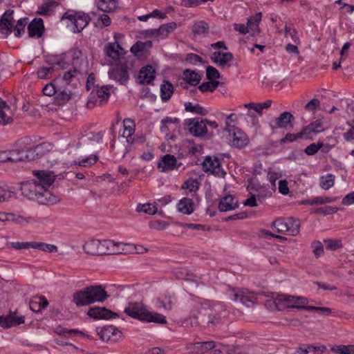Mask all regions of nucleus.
I'll return each mask as SVG.
<instances>
[{
	"label": "nucleus",
	"mask_w": 354,
	"mask_h": 354,
	"mask_svg": "<svg viewBox=\"0 0 354 354\" xmlns=\"http://www.w3.org/2000/svg\"><path fill=\"white\" fill-rule=\"evenodd\" d=\"M46 144L43 143L37 145L34 149L26 148L15 149L8 150L9 162L16 163L22 161L34 160L42 155L43 149L46 147Z\"/></svg>",
	"instance_id": "5"
},
{
	"label": "nucleus",
	"mask_w": 354,
	"mask_h": 354,
	"mask_svg": "<svg viewBox=\"0 0 354 354\" xmlns=\"http://www.w3.org/2000/svg\"><path fill=\"white\" fill-rule=\"evenodd\" d=\"M232 299L239 301L243 304L250 306L254 304V295L244 289H232L230 292Z\"/></svg>",
	"instance_id": "17"
},
{
	"label": "nucleus",
	"mask_w": 354,
	"mask_h": 354,
	"mask_svg": "<svg viewBox=\"0 0 354 354\" xmlns=\"http://www.w3.org/2000/svg\"><path fill=\"white\" fill-rule=\"evenodd\" d=\"M238 202L235 201L232 195H227L223 196L218 204V209L221 212L231 211L236 208Z\"/></svg>",
	"instance_id": "28"
},
{
	"label": "nucleus",
	"mask_w": 354,
	"mask_h": 354,
	"mask_svg": "<svg viewBox=\"0 0 354 354\" xmlns=\"http://www.w3.org/2000/svg\"><path fill=\"white\" fill-rule=\"evenodd\" d=\"M111 86H103L97 88L96 95L100 99V105H104L110 97Z\"/></svg>",
	"instance_id": "41"
},
{
	"label": "nucleus",
	"mask_w": 354,
	"mask_h": 354,
	"mask_svg": "<svg viewBox=\"0 0 354 354\" xmlns=\"http://www.w3.org/2000/svg\"><path fill=\"white\" fill-rule=\"evenodd\" d=\"M199 183L197 180H187L182 186L183 189H189L190 192H196L198 189Z\"/></svg>",
	"instance_id": "61"
},
{
	"label": "nucleus",
	"mask_w": 354,
	"mask_h": 354,
	"mask_svg": "<svg viewBox=\"0 0 354 354\" xmlns=\"http://www.w3.org/2000/svg\"><path fill=\"white\" fill-rule=\"evenodd\" d=\"M320 102L317 99H313L305 105V109L308 112L315 113L319 107Z\"/></svg>",
	"instance_id": "58"
},
{
	"label": "nucleus",
	"mask_w": 354,
	"mask_h": 354,
	"mask_svg": "<svg viewBox=\"0 0 354 354\" xmlns=\"http://www.w3.org/2000/svg\"><path fill=\"white\" fill-rule=\"evenodd\" d=\"M9 110L6 102L0 97V125H6L12 122V118L6 115L4 110Z\"/></svg>",
	"instance_id": "39"
},
{
	"label": "nucleus",
	"mask_w": 354,
	"mask_h": 354,
	"mask_svg": "<svg viewBox=\"0 0 354 354\" xmlns=\"http://www.w3.org/2000/svg\"><path fill=\"white\" fill-rule=\"evenodd\" d=\"M43 30L44 23L41 19H35L28 26V32L30 37H41Z\"/></svg>",
	"instance_id": "27"
},
{
	"label": "nucleus",
	"mask_w": 354,
	"mask_h": 354,
	"mask_svg": "<svg viewBox=\"0 0 354 354\" xmlns=\"http://www.w3.org/2000/svg\"><path fill=\"white\" fill-rule=\"evenodd\" d=\"M48 305L47 299L44 297H37L30 301V308L31 310L39 313L41 309L46 308Z\"/></svg>",
	"instance_id": "36"
},
{
	"label": "nucleus",
	"mask_w": 354,
	"mask_h": 354,
	"mask_svg": "<svg viewBox=\"0 0 354 354\" xmlns=\"http://www.w3.org/2000/svg\"><path fill=\"white\" fill-rule=\"evenodd\" d=\"M54 66L42 67L37 71V76L40 79L49 78V75L54 71Z\"/></svg>",
	"instance_id": "54"
},
{
	"label": "nucleus",
	"mask_w": 354,
	"mask_h": 354,
	"mask_svg": "<svg viewBox=\"0 0 354 354\" xmlns=\"http://www.w3.org/2000/svg\"><path fill=\"white\" fill-rule=\"evenodd\" d=\"M174 93V86L168 81H163L160 85V97L162 102H167Z\"/></svg>",
	"instance_id": "37"
},
{
	"label": "nucleus",
	"mask_w": 354,
	"mask_h": 354,
	"mask_svg": "<svg viewBox=\"0 0 354 354\" xmlns=\"http://www.w3.org/2000/svg\"><path fill=\"white\" fill-rule=\"evenodd\" d=\"M87 315L95 319H108L118 317V314L104 307L91 308Z\"/></svg>",
	"instance_id": "19"
},
{
	"label": "nucleus",
	"mask_w": 354,
	"mask_h": 354,
	"mask_svg": "<svg viewBox=\"0 0 354 354\" xmlns=\"http://www.w3.org/2000/svg\"><path fill=\"white\" fill-rule=\"evenodd\" d=\"M332 351L338 354H354V346L339 345L333 347Z\"/></svg>",
	"instance_id": "49"
},
{
	"label": "nucleus",
	"mask_w": 354,
	"mask_h": 354,
	"mask_svg": "<svg viewBox=\"0 0 354 354\" xmlns=\"http://www.w3.org/2000/svg\"><path fill=\"white\" fill-rule=\"evenodd\" d=\"M207 119L193 118L186 122L190 133L198 138H203L207 136L209 138L212 133H208L207 127Z\"/></svg>",
	"instance_id": "10"
},
{
	"label": "nucleus",
	"mask_w": 354,
	"mask_h": 354,
	"mask_svg": "<svg viewBox=\"0 0 354 354\" xmlns=\"http://www.w3.org/2000/svg\"><path fill=\"white\" fill-rule=\"evenodd\" d=\"M183 78L189 84L192 86L197 85L200 82V76L196 72L191 70H185L183 72Z\"/></svg>",
	"instance_id": "42"
},
{
	"label": "nucleus",
	"mask_w": 354,
	"mask_h": 354,
	"mask_svg": "<svg viewBox=\"0 0 354 354\" xmlns=\"http://www.w3.org/2000/svg\"><path fill=\"white\" fill-rule=\"evenodd\" d=\"M138 212H142L148 214H155L157 212V207L151 203L143 204L137 207Z\"/></svg>",
	"instance_id": "52"
},
{
	"label": "nucleus",
	"mask_w": 354,
	"mask_h": 354,
	"mask_svg": "<svg viewBox=\"0 0 354 354\" xmlns=\"http://www.w3.org/2000/svg\"><path fill=\"white\" fill-rule=\"evenodd\" d=\"M293 119L294 117L292 113L288 111L283 112L279 117L275 118L274 126H272V129L281 128L288 129L292 127L291 121Z\"/></svg>",
	"instance_id": "23"
},
{
	"label": "nucleus",
	"mask_w": 354,
	"mask_h": 354,
	"mask_svg": "<svg viewBox=\"0 0 354 354\" xmlns=\"http://www.w3.org/2000/svg\"><path fill=\"white\" fill-rule=\"evenodd\" d=\"M327 249L335 250L342 247V241L337 239H326L324 241Z\"/></svg>",
	"instance_id": "56"
},
{
	"label": "nucleus",
	"mask_w": 354,
	"mask_h": 354,
	"mask_svg": "<svg viewBox=\"0 0 354 354\" xmlns=\"http://www.w3.org/2000/svg\"><path fill=\"white\" fill-rule=\"evenodd\" d=\"M234 116H235V114L232 113L226 118L225 129L228 133L227 139L232 146L242 148L248 145V138L243 131L234 124H230V120Z\"/></svg>",
	"instance_id": "8"
},
{
	"label": "nucleus",
	"mask_w": 354,
	"mask_h": 354,
	"mask_svg": "<svg viewBox=\"0 0 354 354\" xmlns=\"http://www.w3.org/2000/svg\"><path fill=\"white\" fill-rule=\"evenodd\" d=\"M14 11L8 10L1 17L0 20V31L3 34H10L14 27Z\"/></svg>",
	"instance_id": "20"
},
{
	"label": "nucleus",
	"mask_w": 354,
	"mask_h": 354,
	"mask_svg": "<svg viewBox=\"0 0 354 354\" xmlns=\"http://www.w3.org/2000/svg\"><path fill=\"white\" fill-rule=\"evenodd\" d=\"M177 28L176 22H170L161 25L158 28L150 29L147 32L158 39H165Z\"/></svg>",
	"instance_id": "15"
},
{
	"label": "nucleus",
	"mask_w": 354,
	"mask_h": 354,
	"mask_svg": "<svg viewBox=\"0 0 354 354\" xmlns=\"http://www.w3.org/2000/svg\"><path fill=\"white\" fill-rule=\"evenodd\" d=\"M124 313L132 318L142 322L160 324H165L167 322L165 316L160 313L149 311L141 303H130L125 308Z\"/></svg>",
	"instance_id": "3"
},
{
	"label": "nucleus",
	"mask_w": 354,
	"mask_h": 354,
	"mask_svg": "<svg viewBox=\"0 0 354 354\" xmlns=\"http://www.w3.org/2000/svg\"><path fill=\"white\" fill-rule=\"evenodd\" d=\"M32 174L37 178L35 180L37 182V185L44 192L52 185L55 180L53 172L50 171L35 170Z\"/></svg>",
	"instance_id": "13"
},
{
	"label": "nucleus",
	"mask_w": 354,
	"mask_h": 354,
	"mask_svg": "<svg viewBox=\"0 0 354 354\" xmlns=\"http://www.w3.org/2000/svg\"><path fill=\"white\" fill-rule=\"evenodd\" d=\"M24 323V317L17 316L16 312L10 313L6 316H0V326L10 328Z\"/></svg>",
	"instance_id": "21"
},
{
	"label": "nucleus",
	"mask_w": 354,
	"mask_h": 354,
	"mask_svg": "<svg viewBox=\"0 0 354 354\" xmlns=\"http://www.w3.org/2000/svg\"><path fill=\"white\" fill-rule=\"evenodd\" d=\"M196 310L201 314V322L208 327L222 324L227 315L226 308L222 304L211 301L198 304Z\"/></svg>",
	"instance_id": "1"
},
{
	"label": "nucleus",
	"mask_w": 354,
	"mask_h": 354,
	"mask_svg": "<svg viewBox=\"0 0 354 354\" xmlns=\"http://www.w3.org/2000/svg\"><path fill=\"white\" fill-rule=\"evenodd\" d=\"M90 17L83 12L66 11L62 17V21H67L66 26L77 33L82 32L90 21Z\"/></svg>",
	"instance_id": "6"
},
{
	"label": "nucleus",
	"mask_w": 354,
	"mask_h": 354,
	"mask_svg": "<svg viewBox=\"0 0 354 354\" xmlns=\"http://www.w3.org/2000/svg\"><path fill=\"white\" fill-rule=\"evenodd\" d=\"M338 209L335 207L326 206L324 207H319L317 208L314 213L315 214H321L323 215H329L332 214H335L337 212Z\"/></svg>",
	"instance_id": "55"
},
{
	"label": "nucleus",
	"mask_w": 354,
	"mask_h": 354,
	"mask_svg": "<svg viewBox=\"0 0 354 354\" xmlns=\"http://www.w3.org/2000/svg\"><path fill=\"white\" fill-rule=\"evenodd\" d=\"M27 24V18H21L17 21L16 26L14 28L15 35L17 37L21 36L24 32L25 27Z\"/></svg>",
	"instance_id": "50"
},
{
	"label": "nucleus",
	"mask_w": 354,
	"mask_h": 354,
	"mask_svg": "<svg viewBox=\"0 0 354 354\" xmlns=\"http://www.w3.org/2000/svg\"><path fill=\"white\" fill-rule=\"evenodd\" d=\"M261 20V13H257L254 16L248 19V32L252 36H255L259 32V24Z\"/></svg>",
	"instance_id": "33"
},
{
	"label": "nucleus",
	"mask_w": 354,
	"mask_h": 354,
	"mask_svg": "<svg viewBox=\"0 0 354 354\" xmlns=\"http://www.w3.org/2000/svg\"><path fill=\"white\" fill-rule=\"evenodd\" d=\"M335 177L330 174H328L326 176L320 178L319 185L324 189H328L334 185Z\"/></svg>",
	"instance_id": "48"
},
{
	"label": "nucleus",
	"mask_w": 354,
	"mask_h": 354,
	"mask_svg": "<svg viewBox=\"0 0 354 354\" xmlns=\"http://www.w3.org/2000/svg\"><path fill=\"white\" fill-rule=\"evenodd\" d=\"M100 338L104 342L115 341L121 333L113 326H105L96 329Z\"/></svg>",
	"instance_id": "16"
},
{
	"label": "nucleus",
	"mask_w": 354,
	"mask_h": 354,
	"mask_svg": "<svg viewBox=\"0 0 354 354\" xmlns=\"http://www.w3.org/2000/svg\"><path fill=\"white\" fill-rule=\"evenodd\" d=\"M176 303L174 296L169 294H165L158 299L157 306L158 308H162L165 310L169 311Z\"/></svg>",
	"instance_id": "29"
},
{
	"label": "nucleus",
	"mask_w": 354,
	"mask_h": 354,
	"mask_svg": "<svg viewBox=\"0 0 354 354\" xmlns=\"http://www.w3.org/2000/svg\"><path fill=\"white\" fill-rule=\"evenodd\" d=\"M306 310L309 311H316L324 315H329L332 313V309L327 307L308 306V307H306Z\"/></svg>",
	"instance_id": "57"
},
{
	"label": "nucleus",
	"mask_w": 354,
	"mask_h": 354,
	"mask_svg": "<svg viewBox=\"0 0 354 354\" xmlns=\"http://www.w3.org/2000/svg\"><path fill=\"white\" fill-rule=\"evenodd\" d=\"M283 302L287 304L286 306L288 308L306 310V307L308 306L306 305L308 303V299L306 297L288 295H277L273 304L278 308Z\"/></svg>",
	"instance_id": "9"
},
{
	"label": "nucleus",
	"mask_w": 354,
	"mask_h": 354,
	"mask_svg": "<svg viewBox=\"0 0 354 354\" xmlns=\"http://www.w3.org/2000/svg\"><path fill=\"white\" fill-rule=\"evenodd\" d=\"M98 156L96 155H92L88 157H86L78 162H75L74 165H77L80 167H89L92 165H94L98 160Z\"/></svg>",
	"instance_id": "51"
},
{
	"label": "nucleus",
	"mask_w": 354,
	"mask_h": 354,
	"mask_svg": "<svg viewBox=\"0 0 354 354\" xmlns=\"http://www.w3.org/2000/svg\"><path fill=\"white\" fill-rule=\"evenodd\" d=\"M20 189L23 196L32 201L39 200L44 194L42 189L34 180L22 183Z\"/></svg>",
	"instance_id": "11"
},
{
	"label": "nucleus",
	"mask_w": 354,
	"mask_h": 354,
	"mask_svg": "<svg viewBox=\"0 0 354 354\" xmlns=\"http://www.w3.org/2000/svg\"><path fill=\"white\" fill-rule=\"evenodd\" d=\"M201 314L200 313H198L196 310V306H195L194 309H193L191 312L190 316L185 319L183 322V324L186 326H191V327H196L198 326H206L205 323L201 322Z\"/></svg>",
	"instance_id": "30"
},
{
	"label": "nucleus",
	"mask_w": 354,
	"mask_h": 354,
	"mask_svg": "<svg viewBox=\"0 0 354 354\" xmlns=\"http://www.w3.org/2000/svg\"><path fill=\"white\" fill-rule=\"evenodd\" d=\"M72 96L71 91L66 88H58L54 98L57 105H63L68 102Z\"/></svg>",
	"instance_id": "32"
},
{
	"label": "nucleus",
	"mask_w": 354,
	"mask_h": 354,
	"mask_svg": "<svg viewBox=\"0 0 354 354\" xmlns=\"http://www.w3.org/2000/svg\"><path fill=\"white\" fill-rule=\"evenodd\" d=\"M311 247L313 252L316 257L321 256L324 252V247L322 243L319 241H315L312 243Z\"/></svg>",
	"instance_id": "59"
},
{
	"label": "nucleus",
	"mask_w": 354,
	"mask_h": 354,
	"mask_svg": "<svg viewBox=\"0 0 354 354\" xmlns=\"http://www.w3.org/2000/svg\"><path fill=\"white\" fill-rule=\"evenodd\" d=\"M28 219L29 218H26L23 216H21L19 215H16V214H11V213H8V220L7 221H12V222H14L15 223H18V224H22L24 223H28Z\"/></svg>",
	"instance_id": "62"
},
{
	"label": "nucleus",
	"mask_w": 354,
	"mask_h": 354,
	"mask_svg": "<svg viewBox=\"0 0 354 354\" xmlns=\"http://www.w3.org/2000/svg\"><path fill=\"white\" fill-rule=\"evenodd\" d=\"M324 131L322 123L320 120H316L303 129V133L305 134V138H312L314 134Z\"/></svg>",
	"instance_id": "34"
},
{
	"label": "nucleus",
	"mask_w": 354,
	"mask_h": 354,
	"mask_svg": "<svg viewBox=\"0 0 354 354\" xmlns=\"http://www.w3.org/2000/svg\"><path fill=\"white\" fill-rule=\"evenodd\" d=\"M58 88L53 83L47 84L42 90L44 95L47 96L55 95Z\"/></svg>",
	"instance_id": "60"
},
{
	"label": "nucleus",
	"mask_w": 354,
	"mask_h": 354,
	"mask_svg": "<svg viewBox=\"0 0 354 354\" xmlns=\"http://www.w3.org/2000/svg\"><path fill=\"white\" fill-rule=\"evenodd\" d=\"M300 221L293 217H279L271 224V227L277 233L284 234L292 236H297L300 232Z\"/></svg>",
	"instance_id": "7"
},
{
	"label": "nucleus",
	"mask_w": 354,
	"mask_h": 354,
	"mask_svg": "<svg viewBox=\"0 0 354 354\" xmlns=\"http://www.w3.org/2000/svg\"><path fill=\"white\" fill-rule=\"evenodd\" d=\"M284 35L286 37H290L292 41L296 44H299V37L298 36L297 30L295 28H292L288 24H286L284 27Z\"/></svg>",
	"instance_id": "46"
},
{
	"label": "nucleus",
	"mask_w": 354,
	"mask_h": 354,
	"mask_svg": "<svg viewBox=\"0 0 354 354\" xmlns=\"http://www.w3.org/2000/svg\"><path fill=\"white\" fill-rule=\"evenodd\" d=\"M127 245V244L111 240L92 239L84 244L83 250L86 253L91 255L113 254L122 253L124 250V246Z\"/></svg>",
	"instance_id": "2"
},
{
	"label": "nucleus",
	"mask_w": 354,
	"mask_h": 354,
	"mask_svg": "<svg viewBox=\"0 0 354 354\" xmlns=\"http://www.w3.org/2000/svg\"><path fill=\"white\" fill-rule=\"evenodd\" d=\"M151 46V41L142 42L140 41H137L131 48V52L135 55H138L140 53L143 52L147 48H150Z\"/></svg>",
	"instance_id": "43"
},
{
	"label": "nucleus",
	"mask_w": 354,
	"mask_h": 354,
	"mask_svg": "<svg viewBox=\"0 0 354 354\" xmlns=\"http://www.w3.org/2000/svg\"><path fill=\"white\" fill-rule=\"evenodd\" d=\"M119 48H120L119 44L116 42L109 43L105 47L106 55L113 59H116L120 55Z\"/></svg>",
	"instance_id": "40"
},
{
	"label": "nucleus",
	"mask_w": 354,
	"mask_h": 354,
	"mask_svg": "<svg viewBox=\"0 0 354 354\" xmlns=\"http://www.w3.org/2000/svg\"><path fill=\"white\" fill-rule=\"evenodd\" d=\"M97 6L104 12H113L118 7V0H97Z\"/></svg>",
	"instance_id": "38"
},
{
	"label": "nucleus",
	"mask_w": 354,
	"mask_h": 354,
	"mask_svg": "<svg viewBox=\"0 0 354 354\" xmlns=\"http://www.w3.org/2000/svg\"><path fill=\"white\" fill-rule=\"evenodd\" d=\"M185 109L186 111L202 115L207 113V111L203 107L201 106L198 104H193L192 102H186L185 104Z\"/></svg>",
	"instance_id": "44"
},
{
	"label": "nucleus",
	"mask_w": 354,
	"mask_h": 354,
	"mask_svg": "<svg viewBox=\"0 0 354 354\" xmlns=\"http://www.w3.org/2000/svg\"><path fill=\"white\" fill-rule=\"evenodd\" d=\"M177 209L178 212L189 215L194 211V203L192 199L189 198H183L177 204Z\"/></svg>",
	"instance_id": "31"
},
{
	"label": "nucleus",
	"mask_w": 354,
	"mask_h": 354,
	"mask_svg": "<svg viewBox=\"0 0 354 354\" xmlns=\"http://www.w3.org/2000/svg\"><path fill=\"white\" fill-rule=\"evenodd\" d=\"M208 29V25L205 22L201 21L195 23L192 26V30L195 35H200L207 33Z\"/></svg>",
	"instance_id": "45"
},
{
	"label": "nucleus",
	"mask_w": 354,
	"mask_h": 354,
	"mask_svg": "<svg viewBox=\"0 0 354 354\" xmlns=\"http://www.w3.org/2000/svg\"><path fill=\"white\" fill-rule=\"evenodd\" d=\"M156 77V71L152 66L147 65L142 67L138 74L139 83L142 84H151Z\"/></svg>",
	"instance_id": "22"
},
{
	"label": "nucleus",
	"mask_w": 354,
	"mask_h": 354,
	"mask_svg": "<svg viewBox=\"0 0 354 354\" xmlns=\"http://www.w3.org/2000/svg\"><path fill=\"white\" fill-rule=\"evenodd\" d=\"M109 295L102 286H89L73 295V301L77 306H84L95 302H102Z\"/></svg>",
	"instance_id": "4"
},
{
	"label": "nucleus",
	"mask_w": 354,
	"mask_h": 354,
	"mask_svg": "<svg viewBox=\"0 0 354 354\" xmlns=\"http://www.w3.org/2000/svg\"><path fill=\"white\" fill-rule=\"evenodd\" d=\"M183 166L182 162H178L176 157L171 154H166L161 158L158 163V167L161 172H168L172 170H178Z\"/></svg>",
	"instance_id": "14"
},
{
	"label": "nucleus",
	"mask_w": 354,
	"mask_h": 354,
	"mask_svg": "<svg viewBox=\"0 0 354 354\" xmlns=\"http://www.w3.org/2000/svg\"><path fill=\"white\" fill-rule=\"evenodd\" d=\"M206 75L208 80L218 79L220 77L219 72L213 66H209L206 69Z\"/></svg>",
	"instance_id": "64"
},
{
	"label": "nucleus",
	"mask_w": 354,
	"mask_h": 354,
	"mask_svg": "<svg viewBox=\"0 0 354 354\" xmlns=\"http://www.w3.org/2000/svg\"><path fill=\"white\" fill-rule=\"evenodd\" d=\"M179 123L180 120L177 118L166 117L161 120L160 131L169 137L171 131L179 129Z\"/></svg>",
	"instance_id": "24"
},
{
	"label": "nucleus",
	"mask_w": 354,
	"mask_h": 354,
	"mask_svg": "<svg viewBox=\"0 0 354 354\" xmlns=\"http://www.w3.org/2000/svg\"><path fill=\"white\" fill-rule=\"evenodd\" d=\"M233 58L234 56L231 53L216 51L212 55V60L221 67L230 66V62Z\"/></svg>",
	"instance_id": "25"
},
{
	"label": "nucleus",
	"mask_w": 354,
	"mask_h": 354,
	"mask_svg": "<svg viewBox=\"0 0 354 354\" xmlns=\"http://www.w3.org/2000/svg\"><path fill=\"white\" fill-rule=\"evenodd\" d=\"M32 248L49 252H55L57 250V248L55 245L41 242H32Z\"/></svg>",
	"instance_id": "47"
},
{
	"label": "nucleus",
	"mask_w": 354,
	"mask_h": 354,
	"mask_svg": "<svg viewBox=\"0 0 354 354\" xmlns=\"http://www.w3.org/2000/svg\"><path fill=\"white\" fill-rule=\"evenodd\" d=\"M202 168L205 172H211L218 176L225 174L221 166L220 160L216 156H207L202 162Z\"/></svg>",
	"instance_id": "12"
},
{
	"label": "nucleus",
	"mask_w": 354,
	"mask_h": 354,
	"mask_svg": "<svg viewBox=\"0 0 354 354\" xmlns=\"http://www.w3.org/2000/svg\"><path fill=\"white\" fill-rule=\"evenodd\" d=\"M124 131L122 137L127 139L128 143H132L133 138L132 136L135 132V124L133 121L129 118L124 119L123 121Z\"/></svg>",
	"instance_id": "35"
},
{
	"label": "nucleus",
	"mask_w": 354,
	"mask_h": 354,
	"mask_svg": "<svg viewBox=\"0 0 354 354\" xmlns=\"http://www.w3.org/2000/svg\"><path fill=\"white\" fill-rule=\"evenodd\" d=\"M188 143V152L192 155L202 153L203 147L200 145H195L191 140L187 141Z\"/></svg>",
	"instance_id": "63"
},
{
	"label": "nucleus",
	"mask_w": 354,
	"mask_h": 354,
	"mask_svg": "<svg viewBox=\"0 0 354 354\" xmlns=\"http://www.w3.org/2000/svg\"><path fill=\"white\" fill-rule=\"evenodd\" d=\"M323 146L324 144L322 142H318L317 144L312 143L306 147L304 152L308 156H313Z\"/></svg>",
	"instance_id": "53"
},
{
	"label": "nucleus",
	"mask_w": 354,
	"mask_h": 354,
	"mask_svg": "<svg viewBox=\"0 0 354 354\" xmlns=\"http://www.w3.org/2000/svg\"><path fill=\"white\" fill-rule=\"evenodd\" d=\"M109 75L111 78L120 82L121 84L127 82L129 77L127 69L122 66H117L109 71Z\"/></svg>",
	"instance_id": "26"
},
{
	"label": "nucleus",
	"mask_w": 354,
	"mask_h": 354,
	"mask_svg": "<svg viewBox=\"0 0 354 354\" xmlns=\"http://www.w3.org/2000/svg\"><path fill=\"white\" fill-rule=\"evenodd\" d=\"M214 347L215 342L213 341L198 342L189 344L187 346V350L191 354H204Z\"/></svg>",
	"instance_id": "18"
}]
</instances>
